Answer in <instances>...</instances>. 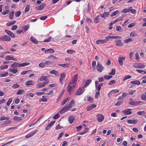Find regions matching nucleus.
Wrapping results in <instances>:
<instances>
[{
	"mask_svg": "<svg viewBox=\"0 0 146 146\" xmlns=\"http://www.w3.org/2000/svg\"><path fill=\"white\" fill-rule=\"evenodd\" d=\"M133 66L135 68H143L145 67V65L141 63H134L133 64Z\"/></svg>",
	"mask_w": 146,
	"mask_h": 146,
	"instance_id": "4",
	"label": "nucleus"
},
{
	"mask_svg": "<svg viewBox=\"0 0 146 146\" xmlns=\"http://www.w3.org/2000/svg\"><path fill=\"white\" fill-rule=\"evenodd\" d=\"M115 42L116 45L119 46H122L123 45L122 41L121 40H116Z\"/></svg>",
	"mask_w": 146,
	"mask_h": 146,
	"instance_id": "19",
	"label": "nucleus"
},
{
	"mask_svg": "<svg viewBox=\"0 0 146 146\" xmlns=\"http://www.w3.org/2000/svg\"><path fill=\"white\" fill-rule=\"evenodd\" d=\"M76 83L75 82L73 81L72 80H71L69 83L68 85H70L72 86H74V87L76 86Z\"/></svg>",
	"mask_w": 146,
	"mask_h": 146,
	"instance_id": "29",
	"label": "nucleus"
},
{
	"mask_svg": "<svg viewBox=\"0 0 146 146\" xmlns=\"http://www.w3.org/2000/svg\"><path fill=\"white\" fill-rule=\"evenodd\" d=\"M67 52L68 54H72L73 52H75V51L73 50H68L66 51Z\"/></svg>",
	"mask_w": 146,
	"mask_h": 146,
	"instance_id": "62",
	"label": "nucleus"
},
{
	"mask_svg": "<svg viewBox=\"0 0 146 146\" xmlns=\"http://www.w3.org/2000/svg\"><path fill=\"white\" fill-rule=\"evenodd\" d=\"M74 117L70 116L69 118V121L70 124L72 123L75 119Z\"/></svg>",
	"mask_w": 146,
	"mask_h": 146,
	"instance_id": "34",
	"label": "nucleus"
},
{
	"mask_svg": "<svg viewBox=\"0 0 146 146\" xmlns=\"http://www.w3.org/2000/svg\"><path fill=\"white\" fill-rule=\"evenodd\" d=\"M30 63L28 62H25L22 63H20L15 62L11 65V66L12 68H15L19 67H24L25 66L30 65Z\"/></svg>",
	"mask_w": 146,
	"mask_h": 146,
	"instance_id": "2",
	"label": "nucleus"
},
{
	"mask_svg": "<svg viewBox=\"0 0 146 146\" xmlns=\"http://www.w3.org/2000/svg\"><path fill=\"white\" fill-rule=\"evenodd\" d=\"M11 39L8 36L5 35L0 37V40L3 41H10Z\"/></svg>",
	"mask_w": 146,
	"mask_h": 146,
	"instance_id": "5",
	"label": "nucleus"
},
{
	"mask_svg": "<svg viewBox=\"0 0 146 146\" xmlns=\"http://www.w3.org/2000/svg\"><path fill=\"white\" fill-rule=\"evenodd\" d=\"M78 74H76L75 75L73 76L71 80L76 83L78 79Z\"/></svg>",
	"mask_w": 146,
	"mask_h": 146,
	"instance_id": "27",
	"label": "nucleus"
},
{
	"mask_svg": "<svg viewBox=\"0 0 146 146\" xmlns=\"http://www.w3.org/2000/svg\"><path fill=\"white\" fill-rule=\"evenodd\" d=\"M103 84L102 83L99 84V85H98L96 86V90H97L98 91H100L101 89V87L102 86Z\"/></svg>",
	"mask_w": 146,
	"mask_h": 146,
	"instance_id": "30",
	"label": "nucleus"
},
{
	"mask_svg": "<svg viewBox=\"0 0 146 146\" xmlns=\"http://www.w3.org/2000/svg\"><path fill=\"white\" fill-rule=\"evenodd\" d=\"M141 97L143 100H146V92L144 94L142 95Z\"/></svg>",
	"mask_w": 146,
	"mask_h": 146,
	"instance_id": "48",
	"label": "nucleus"
},
{
	"mask_svg": "<svg viewBox=\"0 0 146 146\" xmlns=\"http://www.w3.org/2000/svg\"><path fill=\"white\" fill-rule=\"evenodd\" d=\"M19 85L17 84H14L12 86V88L16 89L19 88Z\"/></svg>",
	"mask_w": 146,
	"mask_h": 146,
	"instance_id": "53",
	"label": "nucleus"
},
{
	"mask_svg": "<svg viewBox=\"0 0 146 146\" xmlns=\"http://www.w3.org/2000/svg\"><path fill=\"white\" fill-rule=\"evenodd\" d=\"M70 64L69 63H65L64 64H58V65L64 68H68L70 67Z\"/></svg>",
	"mask_w": 146,
	"mask_h": 146,
	"instance_id": "18",
	"label": "nucleus"
},
{
	"mask_svg": "<svg viewBox=\"0 0 146 146\" xmlns=\"http://www.w3.org/2000/svg\"><path fill=\"white\" fill-rule=\"evenodd\" d=\"M132 41V39L131 38H128L127 39L125 40L124 41V42L125 43H127L131 41Z\"/></svg>",
	"mask_w": 146,
	"mask_h": 146,
	"instance_id": "50",
	"label": "nucleus"
},
{
	"mask_svg": "<svg viewBox=\"0 0 146 146\" xmlns=\"http://www.w3.org/2000/svg\"><path fill=\"white\" fill-rule=\"evenodd\" d=\"M49 73L51 74H54L56 76H58V72L54 70H52L49 72Z\"/></svg>",
	"mask_w": 146,
	"mask_h": 146,
	"instance_id": "31",
	"label": "nucleus"
},
{
	"mask_svg": "<svg viewBox=\"0 0 146 146\" xmlns=\"http://www.w3.org/2000/svg\"><path fill=\"white\" fill-rule=\"evenodd\" d=\"M55 121H52L50 123H49L48 124L45 129L46 130H48L54 124V123H55Z\"/></svg>",
	"mask_w": 146,
	"mask_h": 146,
	"instance_id": "16",
	"label": "nucleus"
},
{
	"mask_svg": "<svg viewBox=\"0 0 146 146\" xmlns=\"http://www.w3.org/2000/svg\"><path fill=\"white\" fill-rule=\"evenodd\" d=\"M75 88V87H74V86H70V85H68L67 87V89L68 91H72L74 90Z\"/></svg>",
	"mask_w": 146,
	"mask_h": 146,
	"instance_id": "21",
	"label": "nucleus"
},
{
	"mask_svg": "<svg viewBox=\"0 0 146 146\" xmlns=\"http://www.w3.org/2000/svg\"><path fill=\"white\" fill-rule=\"evenodd\" d=\"M145 111H139L137 112V113L138 115H143L145 113Z\"/></svg>",
	"mask_w": 146,
	"mask_h": 146,
	"instance_id": "59",
	"label": "nucleus"
},
{
	"mask_svg": "<svg viewBox=\"0 0 146 146\" xmlns=\"http://www.w3.org/2000/svg\"><path fill=\"white\" fill-rule=\"evenodd\" d=\"M38 80L39 81H45V82H47L48 81V83L49 82V80H48L47 76H41L39 78Z\"/></svg>",
	"mask_w": 146,
	"mask_h": 146,
	"instance_id": "10",
	"label": "nucleus"
},
{
	"mask_svg": "<svg viewBox=\"0 0 146 146\" xmlns=\"http://www.w3.org/2000/svg\"><path fill=\"white\" fill-rule=\"evenodd\" d=\"M13 119L16 121H18L21 119L20 117L15 116L14 117Z\"/></svg>",
	"mask_w": 146,
	"mask_h": 146,
	"instance_id": "57",
	"label": "nucleus"
},
{
	"mask_svg": "<svg viewBox=\"0 0 146 146\" xmlns=\"http://www.w3.org/2000/svg\"><path fill=\"white\" fill-rule=\"evenodd\" d=\"M47 101V99L46 98H42L40 99L39 100V102H46Z\"/></svg>",
	"mask_w": 146,
	"mask_h": 146,
	"instance_id": "64",
	"label": "nucleus"
},
{
	"mask_svg": "<svg viewBox=\"0 0 146 146\" xmlns=\"http://www.w3.org/2000/svg\"><path fill=\"white\" fill-rule=\"evenodd\" d=\"M8 73L6 72L3 74H0V77H5L7 76L8 75Z\"/></svg>",
	"mask_w": 146,
	"mask_h": 146,
	"instance_id": "43",
	"label": "nucleus"
},
{
	"mask_svg": "<svg viewBox=\"0 0 146 146\" xmlns=\"http://www.w3.org/2000/svg\"><path fill=\"white\" fill-rule=\"evenodd\" d=\"M92 80L90 79L87 80L85 82V84L82 87H80L78 90V91H84L85 88L88 86L91 83Z\"/></svg>",
	"mask_w": 146,
	"mask_h": 146,
	"instance_id": "3",
	"label": "nucleus"
},
{
	"mask_svg": "<svg viewBox=\"0 0 146 146\" xmlns=\"http://www.w3.org/2000/svg\"><path fill=\"white\" fill-rule=\"evenodd\" d=\"M130 83L131 84L134 85H139L140 84V82L138 80H136L131 81Z\"/></svg>",
	"mask_w": 146,
	"mask_h": 146,
	"instance_id": "24",
	"label": "nucleus"
},
{
	"mask_svg": "<svg viewBox=\"0 0 146 146\" xmlns=\"http://www.w3.org/2000/svg\"><path fill=\"white\" fill-rule=\"evenodd\" d=\"M48 83V81L44 82L37 85V87L38 88H42L45 86V85Z\"/></svg>",
	"mask_w": 146,
	"mask_h": 146,
	"instance_id": "14",
	"label": "nucleus"
},
{
	"mask_svg": "<svg viewBox=\"0 0 146 146\" xmlns=\"http://www.w3.org/2000/svg\"><path fill=\"white\" fill-rule=\"evenodd\" d=\"M17 46V44H14L12 46L10 49V51L11 52H15L16 51V50L14 48L15 47Z\"/></svg>",
	"mask_w": 146,
	"mask_h": 146,
	"instance_id": "32",
	"label": "nucleus"
},
{
	"mask_svg": "<svg viewBox=\"0 0 146 146\" xmlns=\"http://www.w3.org/2000/svg\"><path fill=\"white\" fill-rule=\"evenodd\" d=\"M112 76L109 75H105L104 76V78L105 80H108L112 77Z\"/></svg>",
	"mask_w": 146,
	"mask_h": 146,
	"instance_id": "51",
	"label": "nucleus"
},
{
	"mask_svg": "<svg viewBox=\"0 0 146 146\" xmlns=\"http://www.w3.org/2000/svg\"><path fill=\"white\" fill-rule=\"evenodd\" d=\"M138 120L135 119H133L132 120H128L127 121V122L128 123L130 124H135L137 122Z\"/></svg>",
	"mask_w": 146,
	"mask_h": 146,
	"instance_id": "15",
	"label": "nucleus"
},
{
	"mask_svg": "<svg viewBox=\"0 0 146 146\" xmlns=\"http://www.w3.org/2000/svg\"><path fill=\"white\" fill-rule=\"evenodd\" d=\"M116 30L119 32H121L123 30L122 28L119 26H117L116 27Z\"/></svg>",
	"mask_w": 146,
	"mask_h": 146,
	"instance_id": "38",
	"label": "nucleus"
},
{
	"mask_svg": "<svg viewBox=\"0 0 146 146\" xmlns=\"http://www.w3.org/2000/svg\"><path fill=\"white\" fill-rule=\"evenodd\" d=\"M52 39V37L50 36L47 39H45L44 40V42H48L50 41Z\"/></svg>",
	"mask_w": 146,
	"mask_h": 146,
	"instance_id": "63",
	"label": "nucleus"
},
{
	"mask_svg": "<svg viewBox=\"0 0 146 146\" xmlns=\"http://www.w3.org/2000/svg\"><path fill=\"white\" fill-rule=\"evenodd\" d=\"M97 118L98 121L99 122H101L104 120V116L102 114H99L97 115Z\"/></svg>",
	"mask_w": 146,
	"mask_h": 146,
	"instance_id": "8",
	"label": "nucleus"
},
{
	"mask_svg": "<svg viewBox=\"0 0 146 146\" xmlns=\"http://www.w3.org/2000/svg\"><path fill=\"white\" fill-rule=\"evenodd\" d=\"M135 25H136L135 23H131L128 25V27L129 28H132V27H133L134 26H135Z\"/></svg>",
	"mask_w": 146,
	"mask_h": 146,
	"instance_id": "44",
	"label": "nucleus"
},
{
	"mask_svg": "<svg viewBox=\"0 0 146 146\" xmlns=\"http://www.w3.org/2000/svg\"><path fill=\"white\" fill-rule=\"evenodd\" d=\"M29 28V25H27L25 26H24L23 29V30H24V31H27Z\"/></svg>",
	"mask_w": 146,
	"mask_h": 146,
	"instance_id": "41",
	"label": "nucleus"
},
{
	"mask_svg": "<svg viewBox=\"0 0 146 146\" xmlns=\"http://www.w3.org/2000/svg\"><path fill=\"white\" fill-rule=\"evenodd\" d=\"M116 82L115 80H111V81H110L109 83L108 84L110 85H112L113 84H115L116 83Z\"/></svg>",
	"mask_w": 146,
	"mask_h": 146,
	"instance_id": "56",
	"label": "nucleus"
},
{
	"mask_svg": "<svg viewBox=\"0 0 146 146\" xmlns=\"http://www.w3.org/2000/svg\"><path fill=\"white\" fill-rule=\"evenodd\" d=\"M9 71L14 74H16L18 72L17 69L16 68H10L9 69Z\"/></svg>",
	"mask_w": 146,
	"mask_h": 146,
	"instance_id": "25",
	"label": "nucleus"
},
{
	"mask_svg": "<svg viewBox=\"0 0 146 146\" xmlns=\"http://www.w3.org/2000/svg\"><path fill=\"white\" fill-rule=\"evenodd\" d=\"M136 71L139 73L142 74H146V72L141 70L137 69Z\"/></svg>",
	"mask_w": 146,
	"mask_h": 146,
	"instance_id": "45",
	"label": "nucleus"
},
{
	"mask_svg": "<svg viewBox=\"0 0 146 146\" xmlns=\"http://www.w3.org/2000/svg\"><path fill=\"white\" fill-rule=\"evenodd\" d=\"M142 102L141 101H130L129 102V104L131 105L137 106L140 103Z\"/></svg>",
	"mask_w": 146,
	"mask_h": 146,
	"instance_id": "12",
	"label": "nucleus"
},
{
	"mask_svg": "<svg viewBox=\"0 0 146 146\" xmlns=\"http://www.w3.org/2000/svg\"><path fill=\"white\" fill-rule=\"evenodd\" d=\"M5 31L8 35H9L12 38H15V35L11 31L7 29L5 30Z\"/></svg>",
	"mask_w": 146,
	"mask_h": 146,
	"instance_id": "11",
	"label": "nucleus"
},
{
	"mask_svg": "<svg viewBox=\"0 0 146 146\" xmlns=\"http://www.w3.org/2000/svg\"><path fill=\"white\" fill-rule=\"evenodd\" d=\"M0 120L1 121L5 120L6 119L7 120H8L9 119V118L8 117L7 118L6 117H5V116L1 117H0Z\"/></svg>",
	"mask_w": 146,
	"mask_h": 146,
	"instance_id": "58",
	"label": "nucleus"
},
{
	"mask_svg": "<svg viewBox=\"0 0 146 146\" xmlns=\"http://www.w3.org/2000/svg\"><path fill=\"white\" fill-rule=\"evenodd\" d=\"M120 38L121 37L119 36H108L106 37L104 40L98 39L97 40L96 42V43L97 44H104L108 42L110 39H117Z\"/></svg>",
	"mask_w": 146,
	"mask_h": 146,
	"instance_id": "1",
	"label": "nucleus"
},
{
	"mask_svg": "<svg viewBox=\"0 0 146 146\" xmlns=\"http://www.w3.org/2000/svg\"><path fill=\"white\" fill-rule=\"evenodd\" d=\"M116 70L115 68H113L112 69L111 72L109 73V74L111 75H114L115 73Z\"/></svg>",
	"mask_w": 146,
	"mask_h": 146,
	"instance_id": "40",
	"label": "nucleus"
},
{
	"mask_svg": "<svg viewBox=\"0 0 146 146\" xmlns=\"http://www.w3.org/2000/svg\"><path fill=\"white\" fill-rule=\"evenodd\" d=\"M29 5H26L25 10V13L29 11L30 9V7Z\"/></svg>",
	"mask_w": 146,
	"mask_h": 146,
	"instance_id": "54",
	"label": "nucleus"
},
{
	"mask_svg": "<svg viewBox=\"0 0 146 146\" xmlns=\"http://www.w3.org/2000/svg\"><path fill=\"white\" fill-rule=\"evenodd\" d=\"M109 14V13L105 12L103 14L100 15V16L102 18H106L108 17Z\"/></svg>",
	"mask_w": 146,
	"mask_h": 146,
	"instance_id": "23",
	"label": "nucleus"
},
{
	"mask_svg": "<svg viewBox=\"0 0 146 146\" xmlns=\"http://www.w3.org/2000/svg\"><path fill=\"white\" fill-rule=\"evenodd\" d=\"M119 11L118 10H116L115 12L112 13L111 15V16L112 17L116 15L119 12Z\"/></svg>",
	"mask_w": 146,
	"mask_h": 146,
	"instance_id": "46",
	"label": "nucleus"
},
{
	"mask_svg": "<svg viewBox=\"0 0 146 146\" xmlns=\"http://www.w3.org/2000/svg\"><path fill=\"white\" fill-rule=\"evenodd\" d=\"M5 60H13L14 61H16L17 59L13 58L10 55H8L6 56L5 58Z\"/></svg>",
	"mask_w": 146,
	"mask_h": 146,
	"instance_id": "9",
	"label": "nucleus"
},
{
	"mask_svg": "<svg viewBox=\"0 0 146 146\" xmlns=\"http://www.w3.org/2000/svg\"><path fill=\"white\" fill-rule=\"evenodd\" d=\"M70 99V97H68L66 99L64 100L61 104V105L62 106L64 105Z\"/></svg>",
	"mask_w": 146,
	"mask_h": 146,
	"instance_id": "42",
	"label": "nucleus"
},
{
	"mask_svg": "<svg viewBox=\"0 0 146 146\" xmlns=\"http://www.w3.org/2000/svg\"><path fill=\"white\" fill-rule=\"evenodd\" d=\"M33 81L32 80H29L25 83V85L26 86H29L32 85Z\"/></svg>",
	"mask_w": 146,
	"mask_h": 146,
	"instance_id": "35",
	"label": "nucleus"
},
{
	"mask_svg": "<svg viewBox=\"0 0 146 146\" xmlns=\"http://www.w3.org/2000/svg\"><path fill=\"white\" fill-rule=\"evenodd\" d=\"M125 59V58L124 57H120L118 58V60L120 66H122L123 65V61H124Z\"/></svg>",
	"mask_w": 146,
	"mask_h": 146,
	"instance_id": "13",
	"label": "nucleus"
},
{
	"mask_svg": "<svg viewBox=\"0 0 146 146\" xmlns=\"http://www.w3.org/2000/svg\"><path fill=\"white\" fill-rule=\"evenodd\" d=\"M39 66L42 68H43L45 66V63L43 62H42L40 63L38 65Z\"/></svg>",
	"mask_w": 146,
	"mask_h": 146,
	"instance_id": "52",
	"label": "nucleus"
},
{
	"mask_svg": "<svg viewBox=\"0 0 146 146\" xmlns=\"http://www.w3.org/2000/svg\"><path fill=\"white\" fill-rule=\"evenodd\" d=\"M14 13L13 11H12L9 13V19H10L12 20L13 19Z\"/></svg>",
	"mask_w": 146,
	"mask_h": 146,
	"instance_id": "33",
	"label": "nucleus"
},
{
	"mask_svg": "<svg viewBox=\"0 0 146 146\" xmlns=\"http://www.w3.org/2000/svg\"><path fill=\"white\" fill-rule=\"evenodd\" d=\"M74 104L75 103L74 102V100H72L70 102L69 105L68 106L69 108L71 109L72 108V106L74 105Z\"/></svg>",
	"mask_w": 146,
	"mask_h": 146,
	"instance_id": "36",
	"label": "nucleus"
},
{
	"mask_svg": "<svg viewBox=\"0 0 146 146\" xmlns=\"http://www.w3.org/2000/svg\"><path fill=\"white\" fill-rule=\"evenodd\" d=\"M45 6L44 3L42 4L40 6L36 7V9L38 10H42L44 8Z\"/></svg>",
	"mask_w": 146,
	"mask_h": 146,
	"instance_id": "20",
	"label": "nucleus"
},
{
	"mask_svg": "<svg viewBox=\"0 0 146 146\" xmlns=\"http://www.w3.org/2000/svg\"><path fill=\"white\" fill-rule=\"evenodd\" d=\"M131 78V76L130 75H127L125 76L123 79V81H125L128 79H130Z\"/></svg>",
	"mask_w": 146,
	"mask_h": 146,
	"instance_id": "49",
	"label": "nucleus"
},
{
	"mask_svg": "<svg viewBox=\"0 0 146 146\" xmlns=\"http://www.w3.org/2000/svg\"><path fill=\"white\" fill-rule=\"evenodd\" d=\"M70 108H69V106H66L63 108L61 110L59 111L58 113L62 114L69 110Z\"/></svg>",
	"mask_w": 146,
	"mask_h": 146,
	"instance_id": "7",
	"label": "nucleus"
},
{
	"mask_svg": "<svg viewBox=\"0 0 146 146\" xmlns=\"http://www.w3.org/2000/svg\"><path fill=\"white\" fill-rule=\"evenodd\" d=\"M96 69L98 72H102L104 70V67L102 64L98 63L96 66Z\"/></svg>",
	"mask_w": 146,
	"mask_h": 146,
	"instance_id": "6",
	"label": "nucleus"
},
{
	"mask_svg": "<svg viewBox=\"0 0 146 146\" xmlns=\"http://www.w3.org/2000/svg\"><path fill=\"white\" fill-rule=\"evenodd\" d=\"M131 110V109H128L125 110L123 111V112L125 115L130 114L132 113V112L131 111H130V110Z\"/></svg>",
	"mask_w": 146,
	"mask_h": 146,
	"instance_id": "17",
	"label": "nucleus"
},
{
	"mask_svg": "<svg viewBox=\"0 0 146 146\" xmlns=\"http://www.w3.org/2000/svg\"><path fill=\"white\" fill-rule=\"evenodd\" d=\"M8 66L7 65L0 66V70H2L4 69H7L8 68Z\"/></svg>",
	"mask_w": 146,
	"mask_h": 146,
	"instance_id": "39",
	"label": "nucleus"
},
{
	"mask_svg": "<svg viewBox=\"0 0 146 146\" xmlns=\"http://www.w3.org/2000/svg\"><path fill=\"white\" fill-rule=\"evenodd\" d=\"M21 12L19 11L16 12L15 13V15L16 17H18L21 15Z\"/></svg>",
	"mask_w": 146,
	"mask_h": 146,
	"instance_id": "47",
	"label": "nucleus"
},
{
	"mask_svg": "<svg viewBox=\"0 0 146 146\" xmlns=\"http://www.w3.org/2000/svg\"><path fill=\"white\" fill-rule=\"evenodd\" d=\"M9 11H10V10H6L4 12H2L1 13V14L2 15H5L7 14L8 13H9Z\"/></svg>",
	"mask_w": 146,
	"mask_h": 146,
	"instance_id": "60",
	"label": "nucleus"
},
{
	"mask_svg": "<svg viewBox=\"0 0 146 146\" xmlns=\"http://www.w3.org/2000/svg\"><path fill=\"white\" fill-rule=\"evenodd\" d=\"M30 40L31 41L35 44H38V42L36 38L33 37L31 36L30 38Z\"/></svg>",
	"mask_w": 146,
	"mask_h": 146,
	"instance_id": "26",
	"label": "nucleus"
},
{
	"mask_svg": "<svg viewBox=\"0 0 146 146\" xmlns=\"http://www.w3.org/2000/svg\"><path fill=\"white\" fill-rule=\"evenodd\" d=\"M12 101V99L11 98L7 102V103H6V105L8 106H9L10 105V104L11 103V102Z\"/></svg>",
	"mask_w": 146,
	"mask_h": 146,
	"instance_id": "61",
	"label": "nucleus"
},
{
	"mask_svg": "<svg viewBox=\"0 0 146 146\" xmlns=\"http://www.w3.org/2000/svg\"><path fill=\"white\" fill-rule=\"evenodd\" d=\"M54 50L52 49H49L45 51V53L46 54L48 53V52L51 53H54Z\"/></svg>",
	"mask_w": 146,
	"mask_h": 146,
	"instance_id": "28",
	"label": "nucleus"
},
{
	"mask_svg": "<svg viewBox=\"0 0 146 146\" xmlns=\"http://www.w3.org/2000/svg\"><path fill=\"white\" fill-rule=\"evenodd\" d=\"M100 15H98L97 17L95 18L94 20V22L96 23H99L100 22V19L99 18L100 17Z\"/></svg>",
	"mask_w": 146,
	"mask_h": 146,
	"instance_id": "37",
	"label": "nucleus"
},
{
	"mask_svg": "<svg viewBox=\"0 0 146 146\" xmlns=\"http://www.w3.org/2000/svg\"><path fill=\"white\" fill-rule=\"evenodd\" d=\"M16 21L15 20L12 21H10L6 23V25L7 26L9 27L11 26L16 23Z\"/></svg>",
	"mask_w": 146,
	"mask_h": 146,
	"instance_id": "22",
	"label": "nucleus"
},
{
	"mask_svg": "<svg viewBox=\"0 0 146 146\" xmlns=\"http://www.w3.org/2000/svg\"><path fill=\"white\" fill-rule=\"evenodd\" d=\"M135 59L137 60H139L140 59V58L139 54L138 52H136L135 54Z\"/></svg>",
	"mask_w": 146,
	"mask_h": 146,
	"instance_id": "55",
	"label": "nucleus"
}]
</instances>
